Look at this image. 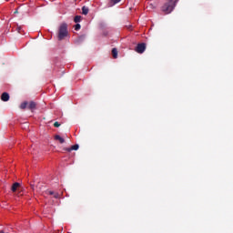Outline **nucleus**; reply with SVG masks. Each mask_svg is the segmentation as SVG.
Segmentation results:
<instances>
[{
  "label": "nucleus",
  "mask_w": 233,
  "mask_h": 233,
  "mask_svg": "<svg viewBox=\"0 0 233 233\" xmlns=\"http://www.w3.org/2000/svg\"><path fill=\"white\" fill-rule=\"evenodd\" d=\"M54 198H55L56 199H59V193H55V194H54Z\"/></svg>",
  "instance_id": "obj_15"
},
{
  "label": "nucleus",
  "mask_w": 233,
  "mask_h": 233,
  "mask_svg": "<svg viewBox=\"0 0 233 233\" xmlns=\"http://www.w3.org/2000/svg\"><path fill=\"white\" fill-rule=\"evenodd\" d=\"M26 106L29 110L33 111V110H35L37 104L34 101H30V102L25 101L20 105L21 110H25Z\"/></svg>",
  "instance_id": "obj_3"
},
{
  "label": "nucleus",
  "mask_w": 233,
  "mask_h": 233,
  "mask_svg": "<svg viewBox=\"0 0 233 233\" xmlns=\"http://www.w3.org/2000/svg\"><path fill=\"white\" fill-rule=\"evenodd\" d=\"M178 0H168L163 6H162V12L164 14H170L172 10L176 7V3H177Z\"/></svg>",
  "instance_id": "obj_1"
},
{
  "label": "nucleus",
  "mask_w": 233,
  "mask_h": 233,
  "mask_svg": "<svg viewBox=\"0 0 233 233\" xmlns=\"http://www.w3.org/2000/svg\"><path fill=\"white\" fill-rule=\"evenodd\" d=\"M156 6H157V5H154V4H150V5H149V8H152V9L156 8Z\"/></svg>",
  "instance_id": "obj_16"
},
{
  "label": "nucleus",
  "mask_w": 233,
  "mask_h": 233,
  "mask_svg": "<svg viewBox=\"0 0 233 233\" xmlns=\"http://www.w3.org/2000/svg\"><path fill=\"white\" fill-rule=\"evenodd\" d=\"M50 196H54V191H49Z\"/></svg>",
  "instance_id": "obj_17"
},
{
  "label": "nucleus",
  "mask_w": 233,
  "mask_h": 233,
  "mask_svg": "<svg viewBox=\"0 0 233 233\" xmlns=\"http://www.w3.org/2000/svg\"><path fill=\"white\" fill-rule=\"evenodd\" d=\"M2 101H9L10 99V95L8 93H3L1 96Z\"/></svg>",
  "instance_id": "obj_5"
},
{
  "label": "nucleus",
  "mask_w": 233,
  "mask_h": 233,
  "mask_svg": "<svg viewBox=\"0 0 233 233\" xmlns=\"http://www.w3.org/2000/svg\"><path fill=\"white\" fill-rule=\"evenodd\" d=\"M80 29H81V25L76 24V25H75V30H80Z\"/></svg>",
  "instance_id": "obj_14"
},
{
  "label": "nucleus",
  "mask_w": 233,
  "mask_h": 233,
  "mask_svg": "<svg viewBox=\"0 0 233 233\" xmlns=\"http://www.w3.org/2000/svg\"><path fill=\"white\" fill-rule=\"evenodd\" d=\"M20 187H21V184H19L18 182L14 183L11 187L12 192H15L17 188H19Z\"/></svg>",
  "instance_id": "obj_6"
},
{
  "label": "nucleus",
  "mask_w": 233,
  "mask_h": 233,
  "mask_svg": "<svg viewBox=\"0 0 233 233\" xmlns=\"http://www.w3.org/2000/svg\"><path fill=\"white\" fill-rule=\"evenodd\" d=\"M54 127H56V128H59V127H61V124L59 122H55Z\"/></svg>",
  "instance_id": "obj_13"
},
{
  "label": "nucleus",
  "mask_w": 233,
  "mask_h": 233,
  "mask_svg": "<svg viewBox=\"0 0 233 233\" xmlns=\"http://www.w3.org/2000/svg\"><path fill=\"white\" fill-rule=\"evenodd\" d=\"M112 56H113L114 59H117V49L116 48L112 49Z\"/></svg>",
  "instance_id": "obj_10"
},
{
  "label": "nucleus",
  "mask_w": 233,
  "mask_h": 233,
  "mask_svg": "<svg viewBox=\"0 0 233 233\" xmlns=\"http://www.w3.org/2000/svg\"><path fill=\"white\" fill-rule=\"evenodd\" d=\"M0 233H5V231H3V230H0Z\"/></svg>",
  "instance_id": "obj_19"
},
{
  "label": "nucleus",
  "mask_w": 233,
  "mask_h": 233,
  "mask_svg": "<svg viewBox=\"0 0 233 233\" xmlns=\"http://www.w3.org/2000/svg\"><path fill=\"white\" fill-rule=\"evenodd\" d=\"M121 0H110L108 3V6L112 7L114 6V5H117V3H119Z\"/></svg>",
  "instance_id": "obj_8"
},
{
  "label": "nucleus",
  "mask_w": 233,
  "mask_h": 233,
  "mask_svg": "<svg viewBox=\"0 0 233 233\" xmlns=\"http://www.w3.org/2000/svg\"><path fill=\"white\" fill-rule=\"evenodd\" d=\"M74 21H75V23H80L81 22V15L75 16Z\"/></svg>",
  "instance_id": "obj_12"
},
{
  "label": "nucleus",
  "mask_w": 233,
  "mask_h": 233,
  "mask_svg": "<svg viewBox=\"0 0 233 233\" xmlns=\"http://www.w3.org/2000/svg\"><path fill=\"white\" fill-rule=\"evenodd\" d=\"M88 12H89L88 7H86V6H83V7H82V14H83L84 15H88Z\"/></svg>",
  "instance_id": "obj_9"
},
{
  "label": "nucleus",
  "mask_w": 233,
  "mask_h": 233,
  "mask_svg": "<svg viewBox=\"0 0 233 233\" xmlns=\"http://www.w3.org/2000/svg\"><path fill=\"white\" fill-rule=\"evenodd\" d=\"M147 50V44L141 43L137 44V47L135 48V51H137V54H143Z\"/></svg>",
  "instance_id": "obj_4"
},
{
  "label": "nucleus",
  "mask_w": 233,
  "mask_h": 233,
  "mask_svg": "<svg viewBox=\"0 0 233 233\" xmlns=\"http://www.w3.org/2000/svg\"><path fill=\"white\" fill-rule=\"evenodd\" d=\"M79 149V145H74L71 147V148L67 149L68 152H71V150H78Z\"/></svg>",
  "instance_id": "obj_11"
},
{
  "label": "nucleus",
  "mask_w": 233,
  "mask_h": 233,
  "mask_svg": "<svg viewBox=\"0 0 233 233\" xmlns=\"http://www.w3.org/2000/svg\"><path fill=\"white\" fill-rule=\"evenodd\" d=\"M68 35V30L66 24H62L59 27V32H58V40L63 41Z\"/></svg>",
  "instance_id": "obj_2"
},
{
  "label": "nucleus",
  "mask_w": 233,
  "mask_h": 233,
  "mask_svg": "<svg viewBox=\"0 0 233 233\" xmlns=\"http://www.w3.org/2000/svg\"><path fill=\"white\" fill-rule=\"evenodd\" d=\"M31 188L34 190V185H31Z\"/></svg>",
  "instance_id": "obj_18"
},
{
  "label": "nucleus",
  "mask_w": 233,
  "mask_h": 233,
  "mask_svg": "<svg viewBox=\"0 0 233 233\" xmlns=\"http://www.w3.org/2000/svg\"><path fill=\"white\" fill-rule=\"evenodd\" d=\"M55 140L59 141V143H61V144L65 143V138L61 137V136H59V135L55 136Z\"/></svg>",
  "instance_id": "obj_7"
}]
</instances>
